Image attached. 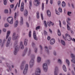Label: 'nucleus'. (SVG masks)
<instances>
[{
  "mask_svg": "<svg viewBox=\"0 0 75 75\" xmlns=\"http://www.w3.org/2000/svg\"><path fill=\"white\" fill-rule=\"evenodd\" d=\"M10 6L11 8H13V7H14V4H11V5H10Z\"/></svg>",
  "mask_w": 75,
  "mask_h": 75,
  "instance_id": "46",
  "label": "nucleus"
},
{
  "mask_svg": "<svg viewBox=\"0 0 75 75\" xmlns=\"http://www.w3.org/2000/svg\"><path fill=\"white\" fill-rule=\"evenodd\" d=\"M66 62H67L68 67L69 66V64H70V63L69 62V60L68 59H66Z\"/></svg>",
  "mask_w": 75,
  "mask_h": 75,
  "instance_id": "27",
  "label": "nucleus"
},
{
  "mask_svg": "<svg viewBox=\"0 0 75 75\" xmlns=\"http://www.w3.org/2000/svg\"><path fill=\"white\" fill-rule=\"evenodd\" d=\"M4 26L5 27H8L9 26V25H8V23H6L4 25Z\"/></svg>",
  "mask_w": 75,
  "mask_h": 75,
  "instance_id": "42",
  "label": "nucleus"
},
{
  "mask_svg": "<svg viewBox=\"0 0 75 75\" xmlns=\"http://www.w3.org/2000/svg\"><path fill=\"white\" fill-rule=\"evenodd\" d=\"M2 40L1 39H0V45H2Z\"/></svg>",
  "mask_w": 75,
  "mask_h": 75,
  "instance_id": "57",
  "label": "nucleus"
},
{
  "mask_svg": "<svg viewBox=\"0 0 75 75\" xmlns=\"http://www.w3.org/2000/svg\"><path fill=\"white\" fill-rule=\"evenodd\" d=\"M7 20L10 24H13V18L12 17H9L7 18Z\"/></svg>",
  "mask_w": 75,
  "mask_h": 75,
  "instance_id": "3",
  "label": "nucleus"
},
{
  "mask_svg": "<svg viewBox=\"0 0 75 75\" xmlns=\"http://www.w3.org/2000/svg\"><path fill=\"white\" fill-rule=\"evenodd\" d=\"M58 62L60 64H62V62L61 61V60L60 59H58Z\"/></svg>",
  "mask_w": 75,
  "mask_h": 75,
  "instance_id": "39",
  "label": "nucleus"
},
{
  "mask_svg": "<svg viewBox=\"0 0 75 75\" xmlns=\"http://www.w3.org/2000/svg\"><path fill=\"white\" fill-rule=\"evenodd\" d=\"M3 1H4V5H7V0H3Z\"/></svg>",
  "mask_w": 75,
  "mask_h": 75,
  "instance_id": "34",
  "label": "nucleus"
},
{
  "mask_svg": "<svg viewBox=\"0 0 75 75\" xmlns=\"http://www.w3.org/2000/svg\"><path fill=\"white\" fill-rule=\"evenodd\" d=\"M55 11L56 14H57V15H59V13L58 12V11H57L56 8L55 9Z\"/></svg>",
  "mask_w": 75,
  "mask_h": 75,
  "instance_id": "38",
  "label": "nucleus"
},
{
  "mask_svg": "<svg viewBox=\"0 0 75 75\" xmlns=\"http://www.w3.org/2000/svg\"><path fill=\"white\" fill-rule=\"evenodd\" d=\"M28 64H26V65L23 71V74L24 75H25L27 74V71H28Z\"/></svg>",
  "mask_w": 75,
  "mask_h": 75,
  "instance_id": "5",
  "label": "nucleus"
},
{
  "mask_svg": "<svg viewBox=\"0 0 75 75\" xmlns=\"http://www.w3.org/2000/svg\"><path fill=\"white\" fill-rule=\"evenodd\" d=\"M53 54L55 56H56V55H57V53L56 52H54Z\"/></svg>",
  "mask_w": 75,
  "mask_h": 75,
  "instance_id": "63",
  "label": "nucleus"
},
{
  "mask_svg": "<svg viewBox=\"0 0 75 75\" xmlns=\"http://www.w3.org/2000/svg\"><path fill=\"white\" fill-rule=\"evenodd\" d=\"M18 24V21L17 20L14 23V26L15 27H17V25Z\"/></svg>",
  "mask_w": 75,
  "mask_h": 75,
  "instance_id": "17",
  "label": "nucleus"
},
{
  "mask_svg": "<svg viewBox=\"0 0 75 75\" xmlns=\"http://www.w3.org/2000/svg\"><path fill=\"white\" fill-rule=\"evenodd\" d=\"M40 0H35V2L34 3V5L35 6H38L40 5V3L38 1Z\"/></svg>",
  "mask_w": 75,
  "mask_h": 75,
  "instance_id": "12",
  "label": "nucleus"
},
{
  "mask_svg": "<svg viewBox=\"0 0 75 75\" xmlns=\"http://www.w3.org/2000/svg\"><path fill=\"white\" fill-rule=\"evenodd\" d=\"M41 57H38L37 58V62H40L41 61Z\"/></svg>",
  "mask_w": 75,
  "mask_h": 75,
  "instance_id": "33",
  "label": "nucleus"
},
{
  "mask_svg": "<svg viewBox=\"0 0 75 75\" xmlns=\"http://www.w3.org/2000/svg\"><path fill=\"white\" fill-rule=\"evenodd\" d=\"M37 14V18L38 19L39 18H40V15H39V12H37L36 13Z\"/></svg>",
  "mask_w": 75,
  "mask_h": 75,
  "instance_id": "32",
  "label": "nucleus"
},
{
  "mask_svg": "<svg viewBox=\"0 0 75 75\" xmlns=\"http://www.w3.org/2000/svg\"><path fill=\"white\" fill-rule=\"evenodd\" d=\"M41 16L42 19V20H44V18L43 17V15H42V13L41 14Z\"/></svg>",
  "mask_w": 75,
  "mask_h": 75,
  "instance_id": "52",
  "label": "nucleus"
},
{
  "mask_svg": "<svg viewBox=\"0 0 75 75\" xmlns=\"http://www.w3.org/2000/svg\"><path fill=\"white\" fill-rule=\"evenodd\" d=\"M63 37L65 40H67L69 41H71V40H72V39L71 37V36H70V35H69L67 33H66L65 34V38L64 36H63Z\"/></svg>",
  "mask_w": 75,
  "mask_h": 75,
  "instance_id": "2",
  "label": "nucleus"
},
{
  "mask_svg": "<svg viewBox=\"0 0 75 75\" xmlns=\"http://www.w3.org/2000/svg\"><path fill=\"white\" fill-rule=\"evenodd\" d=\"M50 42L51 45H53L55 43V39L54 38L52 39L51 40Z\"/></svg>",
  "mask_w": 75,
  "mask_h": 75,
  "instance_id": "15",
  "label": "nucleus"
},
{
  "mask_svg": "<svg viewBox=\"0 0 75 75\" xmlns=\"http://www.w3.org/2000/svg\"><path fill=\"white\" fill-rule=\"evenodd\" d=\"M20 45L21 47V48L22 49H23L24 48V45H23V42H20Z\"/></svg>",
  "mask_w": 75,
  "mask_h": 75,
  "instance_id": "21",
  "label": "nucleus"
},
{
  "mask_svg": "<svg viewBox=\"0 0 75 75\" xmlns=\"http://www.w3.org/2000/svg\"><path fill=\"white\" fill-rule=\"evenodd\" d=\"M62 68L64 72H66L67 71V68L65 65H63Z\"/></svg>",
  "mask_w": 75,
  "mask_h": 75,
  "instance_id": "22",
  "label": "nucleus"
},
{
  "mask_svg": "<svg viewBox=\"0 0 75 75\" xmlns=\"http://www.w3.org/2000/svg\"><path fill=\"white\" fill-rule=\"evenodd\" d=\"M57 4L58 6H60V5H61V1H58Z\"/></svg>",
  "mask_w": 75,
  "mask_h": 75,
  "instance_id": "44",
  "label": "nucleus"
},
{
  "mask_svg": "<svg viewBox=\"0 0 75 75\" xmlns=\"http://www.w3.org/2000/svg\"><path fill=\"white\" fill-rule=\"evenodd\" d=\"M5 42H6V40L4 39L3 40V43L2 44V45H1V47H3V45H4Z\"/></svg>",
  "mask_w": 75,
  "mask_h": 75,
  "instance_id": "31",
  "label": "nucleus"
},
{
  "mask_svg": "<svg viewBox=\"0 0 75 75\" xmlns=\"http://www.w3.org/2000/svg\"><path fill=\"white\" fill-rule=\"evenodd\" d=\"M57 33L58 35H59V36H61V32H60V30H59V29L58 30Z\"/></svg>",
  "mask_w": 75,
  "mask_h": 75,
  "instance_id": "29",
  "label": "nucleus"
},
{
  "mask_svg": "<svg viewBox=\"0 0 75 75\" xmlns=\"http://www.w3.org/2000/svg\"><path fill=\"white\" fill-rule=\"evenodd\" d=\"M47 25H48L49 26V27H50V26H51V25L50 24V22H49V21H47Z\"/></svg>",
  "mask_w": 75,
  "mask_h": 75,
  "instance_id": "53",
  "label": "nucleus"
},
{
  "mask_svg": "<svg viewBox=\"0 0 75 75\" xmlns=\"http://www.w3.org/2000/svg\"><path fill=\"white\" fill-rule=\"evenodd\" d=\"M8 10L6 9L4 11V13H8Z\"/></svg>",
  "mask_w": 75,
  "mask_h": 75,
  "instance_id": "54",
  "label": "nucleus"
},
{
  "mask_svg": "<svg viewBox=\"0 0 75 75\" xmlns=\"http://www.w3.org/2000/svg\"><path fill=\"white\" fill-rule=\"evenodd\" d=\"M34 64V59H32L30 62V68H32L33 67Z\"/></svg>",
  "mask_w": 75,
  "mask_h": 75,
  "instance_id": "7",
  "label": "nucleus"
},
{
  "mask_svg": "<svg viewBox=\"0 0 75 75\" xmlns=\"http://www.w3.org/2000/svg\"><path fill=\"white\" fill-rule=\"evenodd\" d=\"M35 44L34 43V42H32V46L33 47H35Z\"/></svg>",
  "mask_w": 75,
  "mask_h": 75,
  "instance_id": "59",
  "label": "nucleus"
},
{
  "mask_svg": "<svg viewBox=\"0 0 75 75\" xmlns=\"http://www.w3.org/2000/svg\"><path fill=\"white\" fill-rule=\"evenodd\" d=\"M48 48L49 50H52V47H51V46H49Z\"/></svg>",
  "mask_w": 75,
  "mask_h": 75,
  "instance_id": "61",
  "label": "nucleus"
},
{
  "mask_svg": "<svg viewBox=\"0 0 75 75\" xmlns=\"http://www.w3.org/2000/svg\"><path fill=\"white\" fill-rule=\"evenodd\" d=\"M28 40L26 39L24 41V44L25 46H27V43H28Z\"/></svg>",
  "mask_w": 75,
  "mask_h": 75,
  "instance_id": "19",
  "label": "nucleus"
},
{
  "mask_svg": "<svg viewBox=\"0 0 75 75\" xmlns=\"http://www.w3.org/2000/svg\"><path fill=\"white\" fill-rule=\"evenodd\" d=\"M61 42L62 45H64V46H65V41L62 40H61Z\"/></svg>",
  "mask_w": 75,
  "mask_h": 75,
  "instance_id": "26",
  "label": "nucleus"
},
{
  "mask_svg": "<svg viewBox=\"0 0 75 75\" xmlns=\"http://www.w3.org/2000/svg\"><path fill=\"white\" fill-rule=\"evenodd\" d=\"M71 62H72L73 63H74V64H75V60H74V59H73V60L72 59L71 60Z\"/></svg>",
  "mask_w": 75,
  "mask_h": 75,
  "instance_id": "64",
  "label": "nucleus"
},
{
  "mask_svg": "<svg viewBox=\"0 0 75 75\" xmlns=\"http://www.w3.org/2000/svg\"><path fill=\"white\" fill-rule=\"evenodd\" d=\"M50 24H51V25H54V23H52V22L50 21Z\"/></svg>",
  "mask_w": 75,
  "mask_h": 75,
  "instance_id": "62",
  "label": "nucleus"
},
{
  "mask_svg": "<svg viewBox=\"0 0 75 75\" xmlns=\"http://www.w3.org/2000/svg\"><path fill=\"white\" fill-rule=\"evenodd\" d=\"M71 58H73V59H75V55H74V54L71 53Z\"/></svg>",
  "mask_w": 75,
  "mask_h": 75,
  "instance_id": "28",
  "label": "nucleus"
},
{
  "mask_svg": "<svg viewBox=\"0 0 75 75\" xmlns=\"http://www.w3.org/2000/svg\"><path fill=\"white\" fill-rule=\"evenodd\" d=\"M29 4V9H30V10H31V6H32V2H31V1H30Z\"/></svg>",
  "mask_w": 75,
  "mask_h": 75,
  "instance_id": "25",
  "label": "nucleus"
},
{
  "mask_svg": "<svg viewBox=\"0 0 75 75\" xmlns=\"http://www.w3.org/2000/svg\"><path fill=\"white\" fill-rule=\"evenodd\" d=\"M18 3H17V4L15 7L14 10H16V8H17V6H18Z\"/></svg>",
  "mask_w": 75,
  "mask_h": 75,
  "instance_id": "50",
  "label": "nucleus"
},
{
  "mask_svg": "<svg viewBox=\"0 0 75 75\" xmlns=\"http://www.w3.org/2000/svg\"><path fill=\"white\" fill-rule=\"evenodd\" d=\"M45 48L47 49V50H46V51H47V53H48V52H49V51H48V47L47 46H45Z\"/></svg>",
  "mask_w": 75,
  "mask_h": 75,
  "instance_id": "41",
  "label": "nucleus"
},
{
  "mask_svg": "<svg viewBox=\"0 0 75 75\" xmlns=\"http://www.w3.org/2000/svg\"><path fill=\"white\" fill-rule=\"evenodd\" d=\"M44 35H47V32L46 31L44 30Z\"/></svg>",
  "mask_w": 75,
  "mask_h": 75,
  "instance_id": "48",
  "label": "nucleus"
},
{
  "mask_svg": "<svg viewBox=\"0 0 75 75\" xmlns=\"http://www.w3.org/2000/svg\"><path fill=\"white\" fill-rule=\"evenodd\" d=\"M11 39V37H9L8 38L7 42L6 45V47H8L9 46V45H10Z\"/></svg>",
  "mask_w": 75,
  "mask_h": 75,
  "instance_id": "8",
  "label": "nucleus"
},
{
  "mask_svg": "<svg viewBox=\"0 0 75 75\" xmlns=\"http://www.w3.org/2000/svg\"><path fill=\"white\" fill-rule=\"evenodd\" d=\"M10 31H8L7 32V35L6 38V39L8 38V36H9V35H10Z\"/></svg>",
  "mask_w": 75,
  "mask_h": 75,
  "instance_id": "20",
  "label": "nucleus"
},
{
  "mask_svg": "<svg viewBox=\"0 0 75 75\" xmlns=\"http://www.w3.org/2000/svg\"><path fill=\"white\" fill-rule=\"evenodd\" d=\"M59 26L60 27H62V26H61V21H60V20H59Z\"/></svg>",
  "mask_w": 75,
  "mask_h": 75,
  "instance_id": "56",
  "label": "nucleus"
},
{
  "mask_svg": "<svg viewBox=\"0 0 75 75\" xmlns=\"http://www.w3.org/2000/svg\"><path fill=\"white\" fill-rule=\"evenodd\" d=\"M40 29V26H37L36 28V30H39Z\"/></svg>",
  "mask_w": 75,
  "mask_h": 75,
  "instance_id": "45",
  "label": "nucleus"
},
{
  "mask_svg": "<svg viewBox=\"0 0 75 75\" xmlns=\"http://www.w3.org/2000/svg\"><path fill=\"white\" fill-rule=\"evenodd\" d=\"M25 54H26V53H25L23 52L22 55V57H24L25 55Z\"/></svg>",
  "mask_w": 75,
  "mask_h": 75,
  "instance_id": "51",
  "label": "nucleus"
},
{
  "mask_svg": "<svg viewBox=\"0 0 75 75\" xmlns=\"http://www.w3.org/2000/svg\"><path fill=\"white\" fill-rule=\"evenodd\" d=\"M24 16L25 17H27L28 16V11L27 10L25 9L24 11Z\"/></svg>",
  "mask_w": 75,
  "mask_h": 75,
  "instance_id": "18",
  "label": "nucleus"
},
{
  "mask_svg": "<svg viewBox=\"0 0 75 75\" xmlns=\"http://www.w3.org/2000/svg\"><path fill=\"white\" fill-rule=\"evenodd\" d=\"M42 10H44V3H43L42 4Z\"/></svg>",
  "mask_w": 75,
  "mask_h": 75,
  "instance_id": "37",
  "label": "nucleus"
},
{
  "mask_svg": "<svg viewBox=\"0 0 75 75\" xmlns=\"http://www.w3.org/2000/svg\"><path fill=\"white\" fill-rule=\"evenodd\" d=\"M14 19L15 20L17 19V13L15 12L14 13Z\"/></svg>",
  "mask_w": 75,
  "mask_h": 75,
  "instance_id": "30",
  "label": "nucleus"
},
{
  "mask_svg": "<svg viewBox=\"0 0 75 75\" xmlns=\"http://www.w3.org/2000/svg\"><path fill=\"white\" fill-rule=\"evenodd\" d=\"M37 48L36 47L35 48V53H37Z\"/></svg>",
  "mask_w": 75,
  "mask_h": 75,
  "instance_id": "47",
  "label": "nucleus"
},
{
  "mask_svg": "<svg viewBox=\"0 0 75 75\" xmlns=\"http://www.w3.org/2000/svg\"><path fill=\"white\" fill-rule=\"evenodd\" d=\"M67 28L68 30H70V27H69V25H68V24H67Z\"/></svg>",
  "mask_w": 75,
  "mask_h": 75,
  "instance_id": "49",
  "label": "nucleus"
},
{
  "mask_svg": "<svg viewBox=\"0 0 75 75\" xmlns=\"http://www.w3.org/2000/svg\"><path fill=\"white\" fill-rule=\"evenodd\" d=\"M18 38H19V35L18 34H17L16 35V33H14L12 37V39L13 40L16 41L14 44V47H15V48L13 52L14 55H16L17 54L19 50L18 48L20 47L17 45V41H18V40H17L18 39Z\"/></svg>",
  "mask_w": 75,
  "mask_h": 75,
  "instance_id": "1",
  "label": "nucleus"
},
{
  "mask_svg": "<svg viewBox=\"0 0 75 75\" xmlns=\"http://www.w3.org/2000/svg\"><path fill=\"white\" fill-rule=\"evenodd\" d=\"M31 31L30 30L29 33V37L30 38L31 37Z\"/></svg>",
  "mask_w": 75,
  "mask_h": 75,
  "instance_id": "40",
  "label": "nucleus"
},
{
  "mask_svg": "<svg viewBox=\"0 0 75 75\" xmlns=\"http://www.w3.org/2000/svg\"><path fill=\"white\" fill-rule=\"evenodd\" d=\"M40 73H41V69L39 68H38L35 72V75H40Z\"/></svg>",
  "mask_w": 75,
  "mask_h": 75,
  "instance_id": "6",
  "label": "nucleus"
},
{
  "mask_svg": "<svg viewBox=\"0 0 75 75\" xmlns=\"http://www.w3.org/2000/svg\"><path fill=\"white\" fill-rule=\"evenodd\" d=\"M43 69L45 72H47L48 69V67L47 66V64L45 63L43 65Z\"/></svg>",
  "mask_w": 75,
  "mask_h": 75,
  "instance_id": "4",
  "label": "nucleus"
},
{
  "mask_svg": "<svg viewBox=\"0 0 75 75\" xmlns=\"http://www.w3.org/2000/svg\"><path fill=\"white\" fill-rule=\"evenodd\" d=\"M47 14L49 17L51 16V12L49 10L47 11Z\"/></svg>",
  "mask_w": 75,
  "mask_h": 75,
  "instance_id": "23",
  "label": "nucleus"
},
{
  "mask_svg": "<svg viewBox=\"0 0 75 75\" xmlns=\"http://www.w3.org/2000/svg\"><path fill=\"white\" fill-rule=\"evenodd\" d=\"M39 47L40 49L41 50H42V46H41V45H40L39 46Z\"/></svg>",
  "mask_w": 75,
  "mask_h": 75,
  "instance_id": "55",
  "label": "nucleus"
},
{
  "mask_svg": "<svg viewBox=\"0 0 75 75\" xmlns=\"http://www.w3.org/2000/svg\"><path fill=\"white\" fill-rule=\"evenodd\" d=\"M71 13H72V12H67V14L68 16H71V15H70V14H71Z\"/></svg>",
  "mask_w": 75,
  "mask_h": 75,
  "instance_id": "43",
  "label": "nucleus"
},
{
  "mask_svg": "<svg viewBox=\"0 0 75 75\" xmlns=\"http://www.w3.org/2000/svg\"><path fill=\"white\" fill-rule=\"evenodd\" d=\"M33 38L35 40H36V41H37L38 40V38H37V37L36 36V33H35V31H34L33 32Z\"/></svg>",
  "mask_w": 75,
  "mask_h": 75,
  "instance_id": "13",
  "label": "nucleus"
},
{
  "mask_svg": "<svg viewBox=\"0 0 75 75\" xmlns=\"http://www.w3.org/2000/svg\"><path fill=\"white\" fill-rule=\"evenodd\" d=\"M59 11L60 13H62V8L61 7H59Z\"/></svg>",
  "mask_w": 75,
  "mask_h": 75,
  "instance_id": "36",
  "label": "nucleus"
},
{
  "mask_svg": "<svg viewBox=\"0 0 75 75\" xmlns=\"http://www.w3.org/2000/svg\"><path fill=\"white\" fill-rule=\"evenodd\" d=\"M27 51H28V48H27V47H26L25 49L23 51V52L26 53L27 52Z\"/></svg>",
  "mask_w": 75,
  "mask_h": 75,
  "instance_id": "35",
  "label": "nucleus"
},
{
  "mask_svg": "<svg viewBox=\"0 0 75 75\" xmlns=\"http://www.w3.org/2000/svg\"><path fill=\"white\" fill-rule=\"evenodd\" d=\"M21 1V0H19V3L18 4V7H20V4Z\"/></svg>",
  "mask_w": 75,
  "mask_h": 75,
  "instance_id": "58",
  "label": "nucleus"
},
{
  "mask_svg": "<svg viewBox=\"0 0 75 75\" xmlns=\"http://www.w3.org/2000/svg\"><path fill=\"white\" fill-rule=\"evenodd\" d=\"M6 64L7 65V67L9 68V69H7L8 71L10 72V71H11V67H10V64L7 63H6Z\"/></svg>",
  "mask_w": 75,
  "mask_h": 75,
  "instance_id": "14",
  "label": "nucleus"
},
{
  "mask_svg": "<svg viewBox=\"0 0 75 75\" xmlns=\"http://www.w3.org/2000/svg\"><path fill=\"white\" fill-rule=\"evenodd\" d=\"M24 2H22L21 6V8L20 9V11H22V12H23V11H24Z\"/></svg>",
  "mask_w": 75,
  "mask_h": 75,
  "instance_id": "10",
  "label": "nucleus"
},
{
  "mask_svg": "<svg viewBox=\"0 0 75 75\" xmlns=\"http://www.w3.org/2000/svg\"><path fill=\"white\" fill-rule=\"evenodd\" d=\"M25 63V61H23L22 63V64H21V70H23L24 67H25V66L24 65V64Z\"/></svg>",
  "mask_w": 75,
  "mask_h": 75,
  "instance_id": "11",
  "label": "nucleus"
},
{
  "mask_svg": "<svg viewBox=\"0 0 75 75\" xmlns=\"http://www.w3.org/2000/svg\"><path fill=\"white\" fill-rule=\"evenodd\" d=\"M58 68L56 66L55 67V69L54 71V75H58Z\"/></svg>",
  "mask_w": 75,
  "mask_h": 75,
  "instance_id": "9",
  "label": "nucleus"
},
{
  "mask_svg": "<svg viewBox=\"0 0 75 75\" xmlns=\"http://www.w3.org/2000/svg\"><path fill=\"white\" fill-rule=\"evenodd\" d=\"M20 22V25H22L23 24V17H21V19Z\"/></svg>",
  "mask_w": 75,
  "mask_h": 75,
  "instance_id": "16",
  "label": "nucleus"
},
{
  "mask_svg": "<svg viewBox=\"0 0 75 75\" xmlns=\"http://www.w3.org/2000/svg\"><path fill=\"white\" fill-rule=\"evenodd\" d=\"M46 62L47 64H50V60H47Z\"/></svg>",
  "mask_w": 75,
  "mask_h": 75,
  "instance_id": "60",
  "label": "nucleus"
},
{
  "mask_svg": "<svg viewBox=\"0 0 75 75\" xmlns=\"http://www.w3.org/2000/svg\"><path fill=\"white\" fill-rule=\"evenodd\" d=\"M62 7H65V6H66V4L65 3V2H64V1H63L62 2Z\"/></svg>",
  "mask_w": 75,
  "mask_h": 75,
  "instance_id": "24",
  "label": "nucleus"
}]
</instances>
